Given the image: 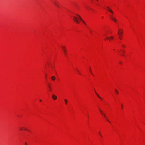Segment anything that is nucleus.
Listing matches in <instances>:
<instances>
[{
  "instance_id": "1",
  "label": "nucleus",
  "mask_w": 145,
  "mask_h": 145,
  "mask_svg": "<svg viewBox=\"0 0 145 145\" xmlns=\"http://www.w3.org/2000/svg\"><path fill=\"white\" fill-rule=\"evenodd\" d=\"M74 21L76 24H79L81 21L85 25H86V22L83 20L81 16L78 14L76 13L72 17Z\"/></svg>"
},
{
  "instance_id": "2",
  "label": "nucleus",
  "mask_w": 145,
  "mask_h": 145,
  "mask_svg": "<svg viewBox=\"0 0 145 145\" xmlns=\"http://www.w3.org/2000/svg\"><path fill=\"white\" fill-rule=\"evenodd\" d=\"M118 35L120 40H121L123 39V30L122 29L120 28L118 29Z\"/></svg>"
},
{
  "instance_id": "3",
  "label": "nucleus",
  "mask_w": 145,
  "mask_h": 145,
  "mask_svg": "<svg viewBox=\"0 0 145 145\" xmlns=\"http://www.w3.org/2000/svg\"><path fill=\"white\" fill-rule=\"evenodd\" d=\"M99 110L100 111V114L104 117L106 120L109 123H110V122L108 119L107 116L105 114L104 112L100 109H99Z\"/></svg>"
},
{
  "instance_id": "4",
  "label": "nucleus",
  "mask_w": 145,
  "mask_h": 145,
  "mask_svg": "<svg viewBox=\"0 0 145 145\" xmlns=\"http://www.w3.org/2000/svg\"><path fill=\"white\" fill-rule=\"evenodd\" d=\"M61 49L63 51L64 55L66 56L67 55V50L65 46H61Z\"/></svg>"
},
{
  "instance_id": "5",
  "label": "nucleus",
  "mask_w": 145,
  "mask_h": 145,
  "mask_svg": "<svg viewBox=\"0 0 145 145\" xmlns=\"http://www.w3.org/2000/svg\"><path fill=\"white\" fill-rule=\"evenodd\" d=\"M105 8L108 12L112 14L111 15H113V14H114V12L110 7L106 6L105 7Z\"/></svg>"
},
{
  "instance_id": "6",
  "label": "nucleus",
  "mask_w": 145,
  "mask_h": 145,
  "mask_svg": "<svg viewBox=\"0 0 145 145\" xmlns=\"http://www.w3.org/2000/svg\"><path fill=\"white\" fill-rule=\"evenodd\" d=\"M110 18L113 21L115 22H117V19L114 17L112 15H110Z\"/></svg>"
},
{
  "instance_id": "7",
  "label": "nucleus",
  "mask_w": 145,
  "mask_h": 145,
  "mask_svg": "<svg viewBox=\"0 0 145 145\" xmlns=\"http://www.w3.org/2000/svg\"><path fill=\"white\" fill-rule=\"evenodd\" d=\"M52 98L54 100H56L57 99V97L56 95L55 94H53L52 95Z\"/></svg>"
},
{
  "instance_id": "8",
  "label": "nucleus",
  "mask_w": 145,
  "mask_h": 145,
  "mask_svg": "<svg viewBox=\"0 0 145 145\" xmlns=\"http://www.w3.org/2000/svg\"><path fill=\"white\" fill-rule=\"evenodd\" d=\"M26 128L24 127H19V130L20 131H25Z\"/></svg>"
},
{
  "instance_id": "9",
  "label": "nucleus",
  "mask_w": 145,
  "mask_h": 145,
  "mask_svg": "<svg viewBox=\"0 0 145 145\" xmlns=\"http://www.w3.org/2000/svg\"><path fill=\"white\" fill-rule=\"evenodd\" d=\"M114 92L117 95L119 94V91H118V90L116 89H114Z\"/></svg>"
},
{
  "instance_id": "10",
  "label": "nucleus",
  "mask_w": 145,
  "mask_h": 145,
  "mask_svg": "<svg viewBox=\"0 0 145 145\" xmlns=\"http://www.w3.org/2000/svg\"><path fill=\"white\" fill-rule=\"evenodd\" d=\"M51 79L52 81H54L56 79V78L54 76H52L51 77Z\"/></svg>"
},
{
  "instance_id": "11",
  "label": "nucleus",
  "mask_w": 145,
  "mask_h": 145,
  "mask_svg": "<svg viewBox=\"0 0 145 145\" xmlns=\"http://www.w3.org/2000/svg\"><path fill=\"white\" fill-rule=\"evenodd\" d=\"M48 88H49V91L50 92H51L52 91V88L51 86L50 85H49L48 86Z\"/></svg>"
},
{
  "instance_id": "12",
  "label": "nucleus",
  "mask_w": 145,
  "mask_h": 145,
  "mask_svg": "<svg viewBox=\"0 0 145 145\" xmlns=\"http://www.w3.org/2000/svg\"><path fill=\"white\" fill-rule=\"evenodd\" d=\"M109 41H110L111 40H113L114 39V37L113 36H111L109 37Z\"/></svg>"
},
{
  "instance_id": "13",
  "label": "nucleus",
  "mask_w": 145,
  "mask_h": 145,
  "mask_svg": "<svg viewBox=\"0 0 145 145\" xmlns=\"http://www.w3.org/2000/svg\"><path fill=\"white\" fill-rule=\"evenodd\" d=\"M89 69H90L89 72L93 76H94V75L92 72V70H91V68H89Z\"/></svg>"
},
{
  "instance_id": "14",
  "label": "nucleus",
  "mask_w": 145,
  "mask_h": 145,
  "mask_svg": "<svg viewBox=\"0 0 145 145\" xmlns=\"http://www.w3.org/2000/svg\"><path fill=\"white\" fill-rule=\"evenodd\" d=\"M98 134L99 135V136L101 137H103V135H102V134H101L100 131H99L98 132Z\"/></svg>"
},
{
  "instance_id": "15",
  "label": "nucleus",
  "mask_w": 145,
  "mask_h": 145,
  "mask_svg": "<svg viewBox=\"0 0 145 145\" xmlns=\"http://www.w3.org/2000/svg\"><path fill=\"white\" fill-rule=\"evenodd\" d=\"M64 101H65V105H67V102H68L67 100V99H64Z\"/></svg>"
},
{
  "instance_id": "16",
  "label": "nucleus",
  "mask_w": 145,
  "mask_h": 145,
  "mask_svg": "<svg viewBox=\"0 0 145 145\" xmlns=\"http://www.w3.org/2000/svg\"><path fill=\"white\" fill-rule=\"evenodd\" d=\"M121 46H122L123 48H125L126 47L125 45L124 44H121Z\"/></svg>"
},
{
  "instance_id": "17",
  "label": "nucleus",
  "mask_w": 145,
  "mask_h": 145,
  "mask_svg": "<svg viewBox=\"0 0 145 145\" xmlns=\"http://www.w3.org/2000/svg\"><path fill=\"white\" fill-rule=\"evenodd\" d=\"M77 73L80 75H81V74L80 72V71L78 69L77 70Z\"/></svg>"
},
{
  "instance_id": "18",
  "label": "nucleus",
  "mask_w": 145,
  "mask_h": 145,
  "mask_svg": "<svg viewBox=\"0 0 145 145\" xmlns=\"http://www.w3.org/2000/svg\"><path fill=\"white\" fill-rule=\"evenodd\" d=\"M106 41V40H109V37H106L105 39H104Z\"/></svg>"
},
{
  "instance_id": "19",
  "label": "nucleus",
  "mask_w": 145,
  "mask_h": 145,
  "mask_svg": "<svg viewBox=\"0 0 145 145\" xmlns=\"http://www.w3.org/2000/svg\"><path fill=\"white\" fill-rule=\"evenodd\" d=\"M99 99L101 101H103V99L101 97H100Z\"/></svg>"
},
{
  "instance_id": "20",
  "label": "nucleus",
  "mask_w": 145,
  "mask_h": 145,
  "mask_svg": "<svg viewBox=\"0 0 145 145\" xmlns=\"http://www.w3.org/2000/svg\"><path fill=\"white\" fill-rule=\"evenodd\" d=\"M25 131H29V132H30V131L29 129H27L26 128H25Z\"/></svg>"
},
{
  "instance_id": "21",
  "label": "nucleus",
  "mask_w": 145,
  "mask_h": 145,
  "mask_svg": "<svg viewBox=\"0 0 145 145\" xmlns=\"http://www.w3.org/2000/svg\"><path fill=\"white\" fill-rule=\"evenodd\" d=\"M55 5L57 7H59V6L56 3H55Z\"/></svg>"
},
{
  "instance_id": "22",
  "label": "nucleus",
  "mask_w": 145,
  "mask_h": 145,
  "mask_svg": "<svg viewBox=\"0 0 145 145\" xmlns=\"http://www.w3.org/2000/svg\"><path fill=\"white\" fill-rule=\"evenodd\" d=\"M121 108L122 109H123V104L121 105Z\"/></svg>"
},
{
  "instance_id": "23",
  "label": "nucleus",
  "mask_w": 145,
  "mask_h": 145,
  "mask_svg": "<svg viewBox=\"0 0 145 145\" xmlns=\"http://www.w3.org/2000/svg\"><path fill=\"white\" fill-rule=\"evenodd\" d=\"M120 55H121L122 56H125V55H124V53H123V54H121Z\"/></svg>"
},
{
  "instance_id": "24",
  "label": "nucleus",
  "mask_w": 145,
  "mask_h": 145,
  "mask_svg": "<svg viewBox=\"0 0 145 145\" xmlns=\"http://www.w3.org/2000/svg\"><path fill=\"white\" fill-rule=\"evenodd\" d=\"M25 145H28V144L26 142H25Z\"/></svg>"
},
{
  "instance_id": "25",
  "label": "nucleus",
  "mask_w": 145,
  "mask_h": 145,
  "mask_svg": "<svg viewBox=\"0 0 145 145\" xmlns=\"http://www.w3.org/2000/svg\"><path fill=\"white\" fill-rule=\"evenodd\" d=\"M96 93V95H97V96L98 97L99 96V94H98V93Z\"/></svg>"
},
{
  "instance_id": "26",
  "label": "nucleus",
  "mask_w": 145,
  "mask_h": 145,
  "mask_svg": "<svg viewBox=\"0 0 145 145\" xmlns=\"http://www.w3.org/2000/svg\"><path fill=\"white\" fill-rule=\"evenodd\" d=\"M96 93V95H97V96L98 97L99 96V94H98V93Z\"/></svg>"
},
{
  "instance_id": "27",
  "label": "nucleus",
  "mask_w": 145,
  "mask_h": 145,
  "mask_svg": "<svg viewBox=\"0 0 145 145\" xmlns=\"http://www.w3.org/2000/svg\"><path fill=\"white\" fill-rule=\"evenodd\" d=\"M95 0L97 2H98L99 1L98 0Z\"/></svg>"
},
{
  "instance_id": "28",
  "label": "nucleus",
  "mask_w": 145,
  "mask_h": 145,
  "mask_svg": "<svg viewBox=\"0 0 145 145\" xmlns=\"http://www.w3.org/2000/svg\"><path fill=\"white\" fill-rule=\"evenodd\" d=\"M100 97H101L99 96V97H98L99 98Z\"/></svg>"
},
{
  "instance_id": "29",
  "label": "nucleus",
  "mask_w": 145,
  "mask_h": 145,
  "mask_svg": "<svg viewBox=\"0 0 145 145\" xmlns=\"http://www.w3.org/2000/svg\"><path fill=\"white\" fill-rule=\"evenodd\" d=\"M40 101H41V100H40Z\"/></svg>"
},
{
  "instance_id": "30",
  "label": "nucleus",
  "mask_w": 145,
  "mask_h": 145,
  "mask_svg": "<svg viewBox=\"0 0 145 145\" xmlns=\"http://www.w3.org/2000/svg\"><path fill=\"white\" fill-rule=\"evenodd\" d=\"M123 52H124V53H125V51H123Z\"/></svg>"
},
{
  "instance_id": "31",
  "label": "nucleus",
  "mask_w": 145,
  "mask_h": 145,
  "mask_svg": "<svg viewBox=\"0 0 145 145\" xmlns=\"http://www.w3.org/2000/svg\"><path fill=\"white\" fill-rule=\"evenodd\" d=\"M121 63H122V62H121L120 63V64H121Z\"/></svg>"
}]
</instances>
